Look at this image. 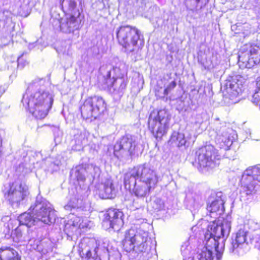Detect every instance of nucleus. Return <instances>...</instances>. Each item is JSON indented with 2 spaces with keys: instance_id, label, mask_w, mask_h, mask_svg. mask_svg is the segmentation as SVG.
Here are the masks:
<instances>
[{
  "instance_id": "1",
  "label": "nucleus",
  "mask_w": 260,
  "mask_h": 260,
  "mask_svg": "<svg viewBox=\"0 0 260 260\" xmlns=\"http://www.w3.org/2000/svg\"><path fill=\"white\" fill-rule=\"evenodd\" d=\"M44 79H36L28 85L22 103L36 118L42 119L47 115L53 102L52 95L45 88Z\"/></svg>"
},
{
  "instance_id": "2",
  "label": "nucleus",
  "mask_w": 260,
  "mask_h": 260,
  "mask_svg": "<svg viewBox=\"0 0 260 260\" xmlns=\"http://www.w3.org/2000/svg\"><path fill=\"white\" fill-rule=\"evenodd\" d=\"M29 210L33 216L29 213L24 212L18 216V220L20 224L31 227L39 223L50 224L55 221L54 210L48 202L41 198H37L35 203L30 206Z\"/></svg>"
},
{
  "instance_id": "3",
  "label": "nucleus",
  "mask_w": 260,
  "mask_h": 260,
  "mask_svg": "<svg viewBox=\"0 0 260 260\" xmlns=\"http://www.w3.org/2000/svg\"><path fill=\"white\" fill-rule=\"evenodd\" d=\"M3 192L6 202L14 209L23 206L29 194L28 186L20 179L5 185Z\"/></svg>"
},
{
  "instance_id": "4",
  "label": "nucleus",
  "mask_w": 260,
  "mask_h": 260,
  "mask_svg": "<svg viewBox=\"0 0 260 260\" xmlns=\"http://www.w3.org/2000/svg\"><path fill=\"white\" fill-rule=\"evenodd\" d=\"M140 33L136 27L129 25H121L116 31L119 44L125 48L127 53H135L137 50Z\"/></svg>"
},
{
  "instance_id": "5",
  "label": "nucleus",
  "mask_w": 260,
  "mask_h": 260,
  "mask_svg": "<svg viewBox=\"0 0 260 260\" xmlns=\"http://www.w3.org/2000/svg\"><path fill=\"white\" fill-rule=\"evenodd\" d=\"M170 117L165 110L153 111L150 114L148 128L156 139H160L169 128Z\"/></svg>"
},
{
  "instance_id": "6",
  "label": "nucleus",
  "mask_w": 260,
  "mask_h": 260,
  "mask_svg": "<svg viewBox=\"0 0 260 260\" xmlns=\"http://www.w3.org/2000/svg\"><path fill=\"white\" fill-rule=\"evenodd\" d=\"M106 109V104L103 98L99 96L88 97L80 107L81 116L85 119H96Z\"/></svg>"
},
{
  "instance_id": "7",
  "label": "nucleus",
  "mask_w": 260,
  "mask_h": 260,
  "mask_svg": "<svg viewBox=\"0 0 260 260\" xmlns=\"http://www.w3.org/2000/svg\"><path fill=\"white\" fill-rule=\"evenodd\" d=\"M147 172L145 174V179L138 180L137 183L132 190L138 197H144L148 195L158 182L157 172L152 166Z\"/></svg>"
},
{
  "instance_id": "8",
  "label": "nucleus",
  "mask_w": 260,
  "mask_h": 260,
  "mask_svg": "<svg viewBox=\"0 0 260 260\" xmlns=\"http://www.w3.org/2000/svg\"><path fill=\"white\" fill-rule=\"evenodd\" d=\"M196 154L198 164L201 167L209 170L219 164L220 156L213 146L208 145L200 148Z\"/></svg>"
},
{
  "instance_id": "9",
  "label": "nucleus",
  "mask_w": 260,
  "mask_h": 260,
  "mask_svg": "<svg viewBox=\"0 0 260 260\" xmlns=\"http://www.w3.org/2000/svg\"><path fill=\"white\" fill-rule=\"evenodd\" d=\"M137 145L136 138L131 135L123 136L114 146V155L118 158L132 156Z\"/></svg>"
},
{
  "instance_id": "10",
  "label": "nucleus",
  "mask_w": 260,
  "mask_h": 260,
  "mask_svg": "<svg viewBox=\"0 0 260 260\" xmlns=\"http://www.w3.org/2000/svg\"><path fill=\"white\" fill-rule=\"evenodd\" d=\"M152 166L149 164H144L135 167L124 175V184L126 189L132 191L138 180L145 179V174Z\"/></svg>"
},
{
  "instance_id": "11",
  "label": "nucleus",
  "mask_w": 260,
  "mask_h": 260,
  "mask_svg": "<svg viewBox=\"0 0 260 260\" xmlns=\"http://www.w3.org/2000/svg\"><path fill=\"white\" fill-rule=\"evenodd\" d=\"M123 213L116 209H109L104 215L102 222L103 227L105 230L112 229L118 232L123 225L122 218Z\"/></svg>"
},
{
  "instance_id": "12",
  "label": "nucleus",
  "mask_w": 260,
  "mask_h": 260,
  "mask_svg": "<svg viewBox=\"0 0 260 260\" xmlns=\"http://www.w3.org/2000/svg\"><path fill=\"white\" fill-rule=\"evenodd\" d=\"M247 232L240 229L232 237L231 245L229 247L230 253L237 255H243L248 250L247 241Z\"/></svg>"
},
{
  "instance_id": "13",
  "label": "nucleus",
  "mask_w": 260,
  "mask_h": 260,
  "mask_svg": "<svg viewBox=\"0 0 260 260\" xmlns=\"http://www.w3.org/2000/svg\"><path fill=\"white\" fill-rule=\"evenodd\" d=\"M101 173L100 168L96 165L90 163L76 167L70 172L71 176H75L77 180L84 181L86 177L94 179Z\"/></svg>"
},
{
  "instance_id": "14",
  "label": "nucleus",
  "mask_w": 260,
  "mask_h": 260,
  "mask_svg": "<svg viewBox=\"0 0 260 260\" xmlns=\"http://www.w3.org/2000/svg\"><path fill=\"white\" fill-rule=\"evenodd\" d=\"M260 189L258 182L251 177L243 175L241 179V200L244 201H251Z\"/></svg>"
},
{
  "instance_id": "15",
  "label": "nucleus",
  "mask_w": 260,
  "mask_h": 260,
  "mask_svg": "<svg viewBox=\"0 0 260 260\" xmlns=\"http://www.w3.org/2000/svg\"><path fill=\"white\" fill-rule=\"evenodd\" d=\"M207 236V232L205 234L206 240V246L204 247L201 252L193 256L192 260H214L217 258L213 255V251H218V239L212 236Z\"/></svg>"
},
{
  "instance_id": "16",
  "label": "nucleus",
  "mask_w": 260,
  "mask_h": 260,
  "mask_svg": "<svg viewBox=\"0 0 260 260\" xmlns=\"http://www.w3.org/2000/svg\"><path fill=\"white\" fill-rule=\"evenodd\" d=\"M80 13L77 11L75 14L67 15L58 20L60 30L65 34H74L81 27Z\"/></svg>"
},
{
  "instance_id": "17",
  "label": "nucleus",
  "mask_w": 260,
  "mask_h": 260,
  "mask_svg": "<svg viewBox=\"0 0 260 260\" xmlns=\"http://www.w3.org/2000/svg\"><path fill=\"white\" fill-rule=\"evenodd\" d=\"M231 229V221L230 218L224 219L220 224L213 222L209 225L207 231V236H212L219 239L227 238Z\"/></svg>"
},
{
  "instance_id": "18",
  "label": "nucleus",
  "mask_w": 260,
  "mask_h": 260,
  "mask_svg": "<svg viewBox=\"0 0 260 260\" xmlns=\"http://www.w3.org/2000/svg\"><path fill=\"white\" fill-rule=\"evenodd\" d=\"M242 77L240 75H230L221 85V88H223L226 90V92L230 95V98H236L242 92Z\"/></svg>"
},
{
  "instance_id": "19",
  "label": "nucleus",
  "mask_w": 260,
  "mask_h": 260,
  "mask_svg": "<svg viewBox=\"0 0 260 260\" xmlns=\"http://www.w3.org/2000/svg\"><path fill=\"white\" fill-rule=\"evenodd\" d=\"M146 237V232L142 234H136L134 229L127 231L125 234L124 239L122 242L123 249L126 252L135 250L136 244L140 243Z\"/></svg>"
},
{
  "instance_id": "20",
  "label": "nucleus",
  "mask_w": 260,
  "mask_h": 260,
  "mask_svg": "<svg viewBox=\"0 0 260 260\" xmlns=\"http://www.w3.org/2000/svg\"><path fill=\"white\" fill-rule=\"evenodd\" d=\"M238 57L239 61L244 63L246 68H251L260 62V48L257 46H250L247 53L241 52Z\"/></svg>"
},
{
  "instance_id": "21",
  "label": "nucleus",
  "mask_w": 260,
  "mask_h": 260,
  "mask_svg": "<svg viewBox=\"0 0 260 260\" xmlns=\"http://www.w3.org/2000/svg\"><path fill=\"white\" fill-rule=\"evenodd\" d=\"M105 83L109 88L110 91L114 94H117L119 96H121L123 90L126 87V82L123 78H115L113 76L111 78V71H109L104 76Z\"/></svg>"
},
{
  "instance_id": "22",
  "label": "nucleus",
  "mask_w": 260,
  "mask_h": 260,
  "mask_svg": "<svg viewBox=\"0 0 260 260\" xmlns=\"http://www.w3.org/2000/svg\"><path fill=\"white\" fill-rule=\"evenodd\" d=\"M98 249L96 242L93 239L84 238L79 244L80 254L88 258L96 257Z\"/></svg>"
},
{
  "instance_id": "23",
  "label": "nucleus",
  "mask_w": 260,
  "mask_h": 260,
  "mask_svg": "<svg viewBox=\"0 0 260 260\" xmlns=\"http://www.w3.org/2000/svg\"><path fill=\"white\" fill-rule=\"evenodd\" d=\"M83 212H76V214L73 215L75 217L71 218L70 220L65 224L64 230L68 236H72L78 229H84L87 226L86 219L83 218Z\"/></svg>"
},
{
  "instance_id": "24",
  "label": "nucleus",
  "mask_w": 260,
  "mask_h": 260,
  "mask_svg": "<svg viewBox=\"0 0 260 260\" xmlns=\"http://www.w3.org/2000/svg\"><path fill=\"white\" fill-rule=\"evenodd\" d=\"M233 130L225 126L223 127L219 131L216 138V143L220 148L224 150L229 149L233 143V137L231 136Z\"/></svg>"
},
{
  "instance_id": "25",
  "label": "nucleus",
  "mask_w": 260,
  "mask_h": 260,
  "mask_svg": "<svg viewBox=\"0 0 260 260\" xmlns=\"http://www.w3.org/2000/svg\"><path fill=\"white\" fill-rule=\"evenodd\" d=\"M221 192L216 193V198L211 201L210 205H208L207 210L211 213L218 212L219 214H222L224 210V199Z\"/></svg>"
},
{
  "instance_id": "26",
  "label": "nucleus",
  "mask_w": 260,
  "mask_h": 260,
  "mask_svg": "<svg viewBox=\"0 0 260 260\" xmlns=\"http://www.w3.org/2000/svg\"><path fill=\"white\" fill-rule=\"evenodd\" d=\"M116 190L111 180L108 179L101 184L99 194L103 199L113 198L116 195Z\"/></svg>"
},
{
  "instance_id": "27",
  "label": "nucleus",
  "mask_w": 260,
  "mask_h": 260,
  "mask_svg": "<svg viewBox=\"0 0 260 260\" xmlns=\"http://www.w3.org/2000/svg\"><path fill=\"white\" fill-rule=\"evenodd\" d=\"M0 260H20V257L14 248L2 246L0 248Z\"/></svg>"
},
{
  "instance_id": "28",
  "label": "nucleus",
  "mask_w": 260,
  "mask_h": 260,
  "mask_svg": "<svg viewBox=\"0 0 260 260\" xmlns=\"http://www.w3.org/2000/svg\"><path fill=\"white\" fill-rule=\"evenodd\" d=\"M64 208L67 211H71L72 215L76 214V212H83V204L81 199L73 198L64 206Z\"/></svg>"
},
{
  "instance_id": "29",
  "label": "nucleus",
  "mask_w": 260,
  "mask_h": 260,
  "mask_svg": "<svg viewBox=\"0 0 260 260\" xmlns=\"http://www.w3.org/2000/svg\"><path fill=\"white\" fill-rule=\"evenodd\" d=\"M87 141L85 133L75 135L74 139L72 141V149L75 151L82 150L84 146L87 144Z\"/></svg>"
},
{
  "instance_id": "30",
  "label": "nucleus",
  "mask_w": 260,
  "mask_h": 260,
  "mask_svg": "<svg viewBox=\"0 0 260 260\" xmlns=\"http://www.w3.org/2000/svg\"><path fill=\"white\" fill-rule=\"evenodd\" d=\"M60 5L64 12L70 14H75L77 11V0H60Z\"/></svg>"
},
{
  "instance_id": "31",
  "label": "nucleus",
  "mask_w": 260,
  "mask_h": 260,
  "mask_svg": "<svg viewBox=\"0 0 260 260\" xmlns=\"http://www.w3.org/2000/svg\"><path fill=\"white\" fill-rule=\"evenodd\" d=\"M171 144L180 147L185 146L186 143V140L184 134L177 132H174L172 134L169 140Z\"/></svg>"
},
{
  "instance_id": "32",
  "label": "nucleus",
  "mask_w": 260,
  "mask_h": 260,
  "mask_svg": "<svg viewBox=\"0 0 260 260\" xmlns=\"http://www.w3.org/2000/svg\"><path fill=\"white\" fill-rule=\"evenodd\" d=\"M243 175L247 177H251L253 180L260 182V165L255 166L246 170Z\"/></svg>"
},
{
  "instance_id": "33",
  "label": "nucleus",
  "mask_w": 260,
  "mask_h": 260,
  "mask_svg": "<svg viewBox=\"0 0 260 260\" xmlns=\"http://www.w3.org/2000/svg\"><path fill=\"white\" fill-rule=\"evenodd\" d=\"M148 240V233H146V237L143 241H140V243L136 244L134 251L137 253H146L149 250L148 243L150 241ZM141 240H142L141 239Z\"/></svg>"
},
{
  "instance_id": "34",
  "label": "nucleus",
  "mask_w": 260,
  "mask_h": 260,
  "mask_svg": "<svg viewBox=\"0 0 260 260\" xmlns=\"http://www.w3.org/2000/svg\"><path fill=\"white\" fill-rule=\"evenodd\" d=\"M198 60L205 70H210L214 67L212 60L206 55L199 56Z\"/></svg>"
},
{
  "instance_id": "35",
  "label": "nucleus",
  "mask_w": 260,
  "mask_h": 260,
  "mask_svg": "<svg viewBox=\"0 0 260 260\" xmlns=\"http://www.w3.org/2000/svg\"><path fill=\"white\" fill-rule=\"evenodd\" d=\"M51 242L48 240L46 239L40 242V244L37 245V249L40 251L42 254H46L51 250Z\"/></svg>"
},
{
  "instance_id": "36",
  "label": "nucleus",
  "mask_w": 260,
  "mask_h": 260,
  "mask_svg": "<svg viewBox=\"0 0 260 260\" xmlns=\"http://www.w3.org/2000/svg\"><path fill=\"white\" fill-rule=\"evenodd\" d=\"M251 102L256 105H258L260 102V77L256 79V86L252 96Z\"/></svg>"
},
{
  "instance_id": "37",
  "label": "nucleus",
  "mask_w": 260,
  "mask_h": 260,
  "mask_svg": "<svg viewBox=\"0 0 260 260\" xmlns=\"http://www.w3.org/2000/svg\"><path fill=\"white\" fill-rule=\"evenodd\" d=\"M150 206L154 211H159L164 209L165 203L161 199L155 198L150 203Z\"/></svg>"
},
{
  "instance_id": "38",
  "label": "nucleus",
  "mask_w": 260,
  "mask_h": 260,
  "mask_svg": "<svg viewBox=\"0 0 260 260\" xmlns=\"http://www.w3.org/2000/svg\"><path fill=\"white\" fill-rule=\"evenodd\" d=\"M203 204L202 198L201 195L194 194L190 201V206H192L195 210L198 209Z\"/></svg>"
},
{
  "instance_id": "39",
  "label": "nucleus",
  "mask_w": 260,
  "mask_h": 260,
  "mask_svg": "<svg viewBox=\"0 0 260 260\" xmlns=\"http://www.w3.org/2000/svg\"><path fill=\"white\" fill-rule=\"evenodd\" d=\"M12 237L14 241L16 242H19L23 241V236L21 230L19 228H16L12 234Z\"/></svg>"
},
{
  "instance_id": "40",
  "label": "nucleus",
  "mask_w": 260,
  "mask_h": 260,
  "mask_svg": "<svg viewBox=\"0 0 260 260\" xmlns=\"http://www.w3.org/2000/svg\"><path fill=\"white\" fill-rule=\"evenodd\" d=\"M110 70L111 71V75H112V77L114 76L115 78H121L120 77L121 74L120 73V70L119 68H118L117 67H113L112 68H111V67H109V68L107 67V73H108V71Z\"/></svg>"
},
{
  "instance_id": "41",
  "label": "nucleus",
  "mask_w": 260,
  "mask_h": 260,
  "mask_svg": "<svg viewBox=\"0 0 260 260\" xmlns=\"http://www.w3.org/2000/svg\"><path fill=\"white\" fill-rule=\"evenodd\" d=\"M176 85L177 84L175 80L172 81L164 89V96L167 95L171 90L175 88Z\"/></svg>"
},
{
  "instance_id": "42",
  "label": "nucleus",
  "mask_w": 260,
  "mask_h": 260,
  "mask_svg": "<svg viewBox=\"0 0 260 260\" xmlns=\"http://www.w3.org/2000/svg\"><path fill=\"white\" fill-rule=\"evenodd\" d=\"M36 233L32 231L28 230L27 235L23 236V241H30L31 240L35 239Z\"/></svg>"
},
{
  "instance_id": "43",
  "label": "nucleus",
  "mask_w": 260,
  "mask_h": 260,
  "mask_svg": "<svg viewBox=\"0 0 260 260\" xmlns=\"http://www.w3.org/2000/svg\"><path fill=\"white\" fill-rule=\"evenodd\" d=\"M203 122L201 116L197 114L194 117L191 123L193 124L196 127H199Z\"/></svg>"
},
{
  "instance_id": "44",
  "label": "nucleus",
  "mask_w": 260,
  "mask_h": 260,
  "mask_svg": "<svg viewBox=\"0 0 260 260\" xmlns=\"http://www.w3.org/2000/svg\"><path fill=\"white\" fill-rule=\"evenodd\" d=\"M61 165V161L57 160L55 161L50 164V169L52 172L57 171L59 169V166Z\"/></svg>"
},
{
  "instance_id": "45",
  "label": "nucleus",
  "mask_w": 260,
  "mask_h": 260,
  "mask_svg": "<svg viewBox=\"0 0 260 260\" xmlns=\"http://www.w3.org/2000/svg\"><path fill=\"white\" fill-rule=\"evenodd\" d=\"M9 12L8 11L0 12V22H5L8 18Z\"/></svg>"
},
{
  "instance_id": "46",
  "label": "nucleus",
  "mask_w": 260,
  "mask_h": 260,
  "mask_svg": "<svg viewBox=\"0 0 260 260\" xmlns=\"http://www.w3.org/2000/svg\"><path fill=\"white\" fill-rule=\"evenodd\" d=\"M187 247L188 246L186 244L182 245L181 246V251L182 252V254L184 256H187V255L188 254V252L189 251V249L187 248Z\"/></svg>"
},
{
  "instance_id": "47",
  "label": "nucleus",
  "mask_w": 260,
  "mask_h": 260,
  "mask_svg": "<svg viewBox=\"0 0 260 260\" xmlns=\"http://www.w3.org/2000/svg\"><path fill=\"white\" fill-rule=\"evenodd\" d=\"M21 59H22V55L17 58V60L16 62L13 61V63H14L15 66H17V67H20Z\"/></svg>"
},
{
  "instance_id": "48",
  "label": "nucleus",
  "mask_w": 260,
  "mask_h": 260,
  "mask_svg": "<svg viewBox=\"0 0 260 260\" xmlns=\"http://www.w3.org/2000/svg\"><path fill=\"white\" fill-rule=\"evenodd\" d=\"M10 219V218L8 216H4L2 217V220L3 221V222H5V221H7L9 220Z\"/></svg>"
},
{
  "instance_id": "49",
  "label": "nucleus",
  "mask_w": 260,
  "mask_h": 260,
  "mask_svg": "<svg viewBox=\"0 0 260 260\" xmlns=\"http://www.w3.org/2000/svg\"><path fill=\"white\" fill-rule=\"evenodd\" d=\"M4 92V90H3V89H2L1 87H0V96L3 94Z\"/></svg>"
},
{
  "instance_id": "50",
  "label": "nucleus",
  "mask_w": 260,
  "mask_h": 260,
  "mask_svg": "<svg viewBox=\"0 0 260 260\" xmlns=\"http://www.w3.org/2000/svg\"><path fill=\"white\" fill-rule=\"evenodd\" d=\"M243 50H244V48H243V49H242L241 50L240 53V54H239V55L240 54H241V52H244V51H243ZM244 53H245V52H244ZM245 53H246V52H245Z\"/></svg>"
},
{
  "instance_id": "51",
  "label": "nucleus",
  "mask_w": 260,
  "mask_h": 260,
  "mask_svg": "<svg viewBox=\"0 0 260 260\" xmlns=\"http://www.w3.org/2000/svg\"><path fill=\"white\" fill-rule=\"evenodd\" d=\"M167 76L169 77V78H171V74H167Z\"/></svg>"
},
{
  "instance_id": "52",
  "label": "nucleus",
  "mask_w": 260,
  "mask_h": 260,
  "mask_svg": "<svg viewBox=\"0 0 260 260\" xmlns=\"http://www.w3.org/2000/svg\"><path fill=\"white\" fill-rule=\"evenodd\" d=\"M196 1L197 3H198L200 2V0H196Z\"/></svg>"
},
{
  "instance_id": "53",
  "label": "nucleus",
  "mask_w": 260,
  "mask_h": 260,
  "mask_svg": "<svg viewBox=\"0 0 260 260\" xmlns=\"http://www.w3.org/2000/svg\"><path fill=\"white\" fill-rule=\"evenodd\" d=\"M76 35H77L78 36H79V33L77 32V34H76Z\"/></svg>"
},
{
  "instance_id": "54",
  "label": "nucleus",
  "mask_w": 260,
  "mask_h": 260,
  "mask_svg": "<svg viewBox=\"0 0 260 260\" xmlns=\"http://www.w3.org/2000/svg\"><path fill=\"white\" fill-rule=\"evenodd\" d=\"M103 70V68H102L101 69V71H102Z\"/></svg>"
},
{
  "instance_id": "55",
  "label": "nucleus",
  "mask_w": 260,
  "mask_h": 260,
  "mask_svg": "<svg viewBox=\"0 0 260 260\" xmlns=\"http://www.w3.org/2000/svg\"><path fill=\"white\" fill-rule=\"evenodd\" d=\"M10 38V37L9 36L8 39H7L8 41L9 40Z\"/></svg>"
},
{
  "instance_id": "56",
  "label": "nucleus",
  "mask_w": 260,
  "mask_h": 260,
  "mask_svg": "<svg viewBox=\"0 0 260 260\" xmlns=\"http://www.w3.org/2000/svg\"><path fill=\"white\" fill-rule=\"evenodd\" d=\"M3 43H4V44H6V43H7V42H5V41H4V42H3Z\"/></svg>"
}]
</instances>
